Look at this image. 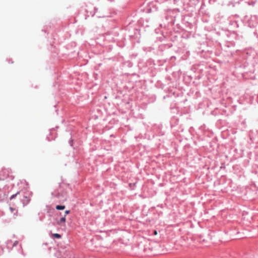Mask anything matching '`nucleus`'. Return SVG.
I'll return each mask as SVG.
<instances>
[{
  "instance_id": "obj_1",
  "label": "nucleus",
  "mask_w": 258,
  "mask_h": 258,
  "mask_svg": "<svg viewBox=\"0 0 258 258\" xmlns=\"http://www.w3.org/2000/svg\"><path fill=\"white\" fill-rule=\"evenodd\" d=\"M66 215L64 217L61 218L59 220L57 221V224L63 227H66Z\"/></svg>"
},
{
  "instance_id": "obj_3",
  "label": "nucleus",
  "mask_w": 258,
  "mask_h": 258,
  "mask_svg": "<svg viewBox=\"0 0 258 258\" xmlns=\"http://www.w3.org/2000/svg\"><path fill=\"white\" fill-rule=\"evenodd\" d=\"M53 236L57 238H60V235L59 234H57V233H55L53 234Z\"/></svg>"
},
{
  "instance_id": "obj_7",
  "label": "nucleus",
  "mask_w": 258,
  "mask_h": 258,
  "mask_svg": "<svg viewBox=\"0 0 258 258\" xmlns=\"http://www.w3.org/2000/svg\"><path fill=\"white\" fill-rule=\"evenodd\" d=\"M151 11V9H148L147 11V12L148 13H150V12Z\"/></svg>"
},
{
  "instance_id": "obj_2",
  "label": "nucleus",
  "mask_w": 258,
  "mask_h": 258,
  "mask_svg": "<svg viewBox=\"0 0 258 258\" xmlns=\"http://www.w3.org/2000/svg\"><path fill=\"white\" fill-rule=\"evenodd\" d=\"M56 209L58 210H61L65 209V206L57 205L56 206Z\"/></svg>"
},
{
  "instance_id": "obj_8",
  "label": "nucleus",
  "mask_w": 258,
  "mask_h": 258,
  "mask_svg": "<svg viewBox=\"0 0 258 258\" xmlns=\"http://www.w3.org/2000/svg\"><path fill=\"white\" fill-rule=\"evenodd\" d=\"M154 233L155 235H156L157 234V232L156 231H154Z\"/></svg>"
},
{
  "instance_id": "obj_4",
  "label": "nucleus",
  "mask_w": 258,
  "mask_h": 258,
  "mask_svg": "<svg viewBox=\"0 0 258 258\" xmlns=\"http://www.w3.org/2000/svg\"><path fill=\"white\" fill-rule=\"evenodd\" d=\"M70 213V210H66L65 211V214L66 215H67V214H69Z\"/></svg>"
},
{
  "instance_id": "obj_6",
  "label": "nucleus",
  "mask_w": 258,
  "mask_h": 258,
  "mask_svg": "<svg viewBox=\"0 0 258 258\" xmlns=\"http://www.w3.org/2000/svg\"><path fill=\"white\" fill-rule=\"evenodd\" d=\"M10 210H11V212H12L15 210V209L12 207L10 208Z\"/></svg>"
},
{
  "instance_id": "obj_5",
  "label": "nucleus",
  "mask_w": 258,
  "mask_h": 258,
  "mask_svg": "<svg viewBox=\"0 0 258 258\" xmlns=\"http://www.w3.org/2000/svg\"><path fill=\"white\" fill-rule=\"evenodd\" d=\"M16 195H13L11 197V199L14 198L16 197Z\"/></svg>"
}]
</instances>
